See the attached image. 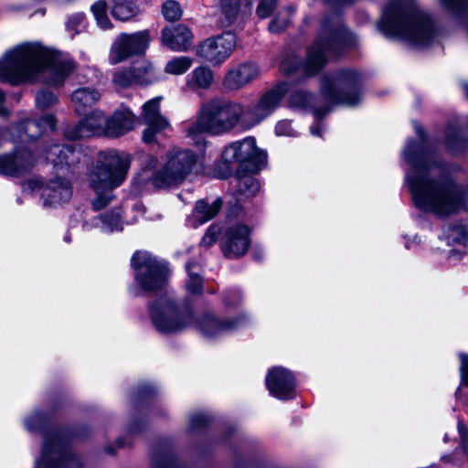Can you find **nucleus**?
<instances>
[{"mask_svg":"<svg viewBox=\"0 0 468 468\" xmlns=\"http://www.w3.org/2000/svg\"><path fill=\"white\" fill-rule=\"evenodd\" d=\"M123 225L124 222L121 217V210L117 208L110 213L100 215L94 218L91 221L85 222L83 228L85 229L98 228L102 232L111 233L122 230L123 229Z\"/></svg>","mask_w":468,"mask_h":468,"instance_id":"c85d7f7f","label":"nucleus"},{"mask_svg":"<svg viewBox=\"0 0 468 468\" xmlns=\"http://www.w3.org/2000/svg\"><path fill=\"white\" fill-rule=\"evenodd\" d=\"M188 273V280L186 283V291L189 294L198 295L203 292V279L199 274V267L194 263L186 265Z\"/></svg>","mask_w":468,"mask_h":468,"instance_id":"f704fd0d","label":"nucleus"},{"mask_svg":"<svg viewBox=\"0 0 468 468\" xmlns=\"http://www.w3.org/2000/svg\"><path fill=\"white\" fill-rule=\"evenodd\" d=\"M132 266L134 270L136 284L144 292H154L163 288L167 281L166 262L158 260L148 251L133 254Z\"/></svg>","mask_w":468,"mask_h":468,"instance_id":"f8f14e48","label":"nucleus"},{"mask_svg":"<svg viewBox=\"0 0 468 468\" xmlns=\"http://www.w3.org/2000/svg\"><path fill=\"white\" fill-rule=\"evenodd\" d=\"M55 118L51 114L41 117L38 121H27L16 128L17 139L27 142L37 138L41 133L54 130Z\"/></svg>","mask_w":468,"mask_h":468,"instance_id":"a878e982","label":"nucleus"},{"mask_svg":"<svg viewBox=\"0 0 468 468\" xmlns=\"http://www.w3.org/2000/svg\"><path fill=\"white\" fill-rule=\"evenodd\" d=\"M64 239L66 242H69L71 240L70 237L68 234L65 235Z\"/></svg>","mask_w":468,"mask_h":468,"instance_id":"13d9d810","label":"nucleus"},{"mask_svg":"<svg viewBox=\"0 0 468 468\" xmlns=\"http://www.w3.org/2000/svg\"><path fill=\"white\" fill-rule=\"evenodd\" d=\"M108 118L101 111L96 110L86 115L72 130L66 132V136L75 140L103 133L106 134Z\"/></svg>","mask_w":468,"mask_h":468,"instance_id":"5701e85b","label":"nucleus"},{"mask_svg":"<svg viewBox=\"0 0 468 468\" xmlns=\"http://www.w3.org/2000/svg\"><path fill=\"white\" fill-rule=\"evenodd\" d=\"M131 156L115 150L101 152L87 178L96 193L91 205L95 210L105 207L114 198L113 189L120 186L127 176Z\"/></svg>","mask_w":468,"mask_h":468,"instance_id":"6e6552de","label":"nucleus"},{"mask_svg":"<svg viewBox=\"0 0 468 468\" xmlns=\"http://www.w3.org/2000/svg\"><path fill=\"white\" fill-rule=\"evenodd\" d=\"M455 395H456V398L459 399V397H460V388L457 389Z\"/></svg>","mask_w":468,"mask_h":468,"instance_id":"052dcab7","label":"nucleus"},{"mask_svg":"<svg viewBox=\"0 0 468 468\" xmlns=\"http://www.w3.org/2000/svg\"><path fill=\"white\" fill-rule=\"evenodd\" d=\"M378 27L387 37L418 48L431 45L440 36L431 16L421 11L415 0H389Z\"/></svg>","mask_w":468,"mask_h":468,"instance_id":"20e7f679","label":"nucleus"},{"mask_svg":"<svg viewBox=\"0 0 468 468\" xmlns=\"http://www.w3.org/2000/svg\"><path fill=\"white\" fill-rule=\"evenodd\" d=\"M192 38L191 31L183 25L165 27L162 31L163 44L174 51L186 50L192 44Z\"/></svg>","mask_w":468,"mask_h":468,"instance_id":"bb28decb","label":"nucleus"},{"mask_svg":"<svg viewBox=\"0 0 468 468\" xmlns=\"http://www.w3.org/2000/svg\"><path fill=\"white\" fill-rule=\"evenodd\" d=\"M458 431L461 438V448L463 452H465L468 446V437L465 426L462 421L458 422Z\"/></svg>","mask_w":468,"mask_h":468,"instance_id":"603ef678","label":"nucleus"},{"mask_svg":"<svg viewBox=\"0 0 468 468\" xmlns=\"http://www.w3.org/2000/svg\"><path fill=\"white\" fill-rule=\"evenodd\" d=\"M459 356L461 360V385L468 387V356L461 353Z\"/></svg>","mask_w":468,"mask_h":468,"instance_id":"09e8293b","label":"nucleus"},{"mask_svg":"<svg viewBox=\"0 0 468 468\" xmlns=\"http://www.w3.org/2000/svg\"><path fill=\"white\" fill-rule=\"evenodd\" d=\"M464 90H465L466 95L468 97V84L464 85Z\"/></svg>","mask_w":468,"mask_h":468,"instance_id":"bf43d9fd","label":"nucleus"},{"mask_svg":"<svg viewBox=\"0 0 468 468\" xmlns=\"http://www.w3.org/2000/svg\"><path fill=\"white\" fill-rule=\"evenodd\" d=\"M288 91L289 84L285 81L280 82L265 91L247 111L244 110L245 121L250 126L261 123L278 109Z\"/></svg>","mask_w":468,"mask_h":468,"instance_id":"ddd939ff","label":"nucleus"},{"mask_svg":"<svg viewBox=\"0 0 468 468\" xmlns=\"http://www.w3.org/2000/svg\"><path fill=\"white\" fill-rule=\"evenodd\" d=\"M414 130L418 139L407 143L402 155L410 166L406 182L415 206L440 217L456 213L463 204V191L433 161V152L421 126L414 122Z\"/></svg>","mask_w":468,"mask_h":468,"instance_id":"f257e3e1","label":"nucleus"},{"mask_svg":"<svg viewBox=\"0 0 468 468\" xmlns=\"http://www.w3.org/2000/svg\"><path fill=\"white\" fill-rule=\"evenodd\" d=\"M137 123V117L125 106L119 107L111 118H108L106 135L119 137L133 130Z\"/></svg>","mask_w":468,"mask_h":468,"instance_id":"393cba45","label":"nucleus"},{"mask_svg":"<svg viewBox=\"0 0 468 468\" xmlns=\"http://www.w3.org/2000/svg\"><path fill=\"white\" fill-rule=\"evenodd\" d=\"M294 13V9L290 7L281 12L269 25V30L271 33H280L282 30L286 28L290 24V18Z\"/></svg>","mask_w":468,"mask_h":468,"instance_id":"ea45409f","label":"nucleus"},{"mask_svg":"<svg viewBox=\"0 0 468 468\" xmlns=\"http://www.w3.org/2000/svg\"><path fill=\"white\" fill-rule=\"evenodd\" d=\"M260 75V67L255 62L239 63L226 72L222 86L228 91L239 90L256 80Z\"/></svg>","mask_w":468,"mask_h":468,"instance_id":"aec40b11","label":"nucleus"},{"mask_svg":"<svg viewBox=\"0 0 468 468\" xmlns=\"http://www.w3.org/2000/svg\"><path fill=\"white\" fill-rule=\"evenodd\" d=\"M91 12L97 25L103 30L112 28V25L107 15V4L104 0H98L91 7Z\"/></svg>","mask_w":468,"mask_h":468,"instance_id":"4c0bfd02","label":"nucleus"},{"mask_svg":"<svg viewBox=\"0 0 468 468\" xmlns=\"http://www.w3.org/2000/svg\"><path fill=\"white\" fill-rule=\"evenodd\" d=\"M314 123L310 127V132L314 136H322L323 131H324V125L319 121L320 118L315 117Z\"/></svg>","mask_w":468,"mask_h":468,"instance_id":"864d4df0","label":"nucleus"},{"mask_svg":"<svg viewBox=\"0 0 468 468\" xmlns=\"http://www.w3.org/2000/svg\"><path fill=\"white\" fill-rule=\"evenodd\" d=\"M356 37L346 28L338 19H324L317 39L309 48L305 61L292 55L284 58L280 65V70L285 75L301 71L310 77L320 71L329 57L335 56L348 47L356 46Z\"/></svg>","mask_w":468,"mask_h":468,"instance_id":"39448f33","label":"nucleus"},{"mask_svg":"<svg viewBox=\"0 0 468 468\" xmlns=\"http://www.w3.org/2000/svg\"><path fill=\"white\" fill-rule=\"evenodd\" d=\"M74 69L75 62L69 56L40 42H24L7 50L0 59V81L16 85L43 80L58 86Z\"/></svg>","mask_w":468,"mask_h":468,"instance_id":"f03ea898","label":"nucleus"},{"mask_svg":"<svg viewBox=\"0 0 468 468\" xmlns=\"http://www.w3.org/2000/svg\"><path fill=\"white\" fill-rule=\"evenodd\" d=\"M58 101L56 95L50 91L43 90L37 93L36 103L39 109L48 108Z\"/></svg>","mask_w":468,"mask_h":468,"instance_id":"37998d69","label":"nucleus"},{"mask_svg":"<svg viewBox=\"0 0 468 468\" xmlns=\"http://www.w3.org/2000/svg\"><path fill=\"white\" fill-rule=\"evenodd\" d=\"M139 160L142 171L136 180L142 185L151 183L155 187H165L182 182L191 173L197 154L175 147L166 154L160 168L156 158L150 154H141Z\"/></svg>","mask_w":468,"mask_h":468,"instance_id":"1a4fd4ad","label":"nucleus"},{"mask_svg":"<svg viewBox=\"0 0 468 468\" xmlns=\"http://www.w3.org/2000/svg\"><path fill=\"white\" fill-rule=\"evenodd\" d=\"M112 15L115 19L127 21L138 13V7L133 0H112Z\"/></svg>","mask_w":468,"mask_h":468,"instance_id":"72a5a7b5","label":"nucleus"},{"mask_svg":"<svg viewBox=\"0 0 468 468\" xmlns=\"http://www.w3.org/2000/svg\"><path fill=\"white\" fill-rule=\"evenodd\" d=\"M361 77L351 69H344L333 75L324 76L321 92L326 102L333 105L353 107L361 101Z\"/></svg>","mask_w":468,"mask_h":468,"instance_id":"9d476101","label":"nucleus"},{"mask_svg":"<svg viewBox=\"0 0 468 468\" xmlns=\"http://www.w3.org/2000/svg\"><path fill=\"white\" fill-rule=\"evenodd\" d=\"M134 208H135V209H136V210H137L141 215H144V212H145V208H144V205H143V204H140V203L136 204V205L134 206Z\"/></svg>","mask_w":468,"mask_h":468,"instance_id":"6e6d98bb","label":"nucleus"},{"mask_svg":"<svg viewBox=\"0 0 468 468\" xmlns=\"http://www.w3.org/2000/svg\"><path fill=\"white\" fill-rule=\"evenodd\" d=\"M275 134L277 136H297V132L292 128L288 120H282L275 125Z\"/></svg>","mask_w":468,"mask_h":468,"instance_id":"c03bdc74","label":"nucleus"},{"mask_svg":"<svg viewBox=\"0 0 468 468\" xmlns=\"http://www.w3.org/2000/svg\"><path fill=\"white\" fill-rule=\"evenodd\" d=\"M465 245L466 246L468 245V239L465 240Z\"/></svg>","mask_w":468,"mask_h":468,"instance_id":"680f3d73","label":"nucleus"},{"mask_svg":"<svg viewBox=\"0 0 468 468\" xmlns=\"http://www.w3.org/2000/svg\"><path fill=\"white\" fill-rule=\"evenodd\" d=\"M149 317L159 333L177 334L195 323L203 336L209 339L223 336L242 328L249 323V317L245 314H239L232 319H221L212 313L204 314L195 322L190 309L180 306L167 295L159 297L150 304Z\"/></svg>","mask_w":468,"mask_h":468,"instance_id":"7ed1b4c3","label":"nucleus"},{"mask_svg":"<svg viewBox=\"0 0 468 468\" xmlns=\"http://www.w3.org/2000/svg\"><path fill=\"white\" fill-rule=\"evenodd\" d=\"M214 82V73L207 66L195 68L186 78V87L192 91L208 90Z\"/></svg>","mask_w":468,"mask_h":468,"instance_id":"7c9ffc66","label":"nucleus"},{"mask_svg":"<svg viewBox=\"0 0 468 468\" xmlns=\"http://www.w3.org/2000/svg\"><path fill=\"white\" fill-rule=\"evenodd\" d=\"M222 201L220 198H216L211 203L207 200L200 199L196 203L189 223L197 228L201 224L212 219L220 210Z\"/></svg>","mask_w":468,"mask_h":468,"instance_id":"cd10ccee","label":"nucleus"},{"mask_svg":"<svg viewBox=\"0 0 468 468\" xmlns=\"http://www.w3.org/2000/svg\"><path fill=\"white\" fill-rule=\"evenodd\" d=\"M236 44V35L228 31L204 40L197 47L196 54L203 61L218 66L231 55Z\"/></svg>","mask_w":468,"mask_h":468,"instance_id":"2eb2a0df","label":"nucleus"},{"mask_svg":"<svg viewBox=\"0 0 468 468\" xmlns=\"http://www.w3.org/2000/svg\"><path fill=\"white\" fill-rule=\"evenodd\" d=\"M153 466L154 468H176L172 459L167 455H156L153 458Z\"/></svg>","mask_w":468,"mask_h":468,"instance_id":"3c124183","label":"nucleus"},{"mask_svg":"<svg viewBox=\"0 0 468 468\" xmlns=\"http://www.w3.org/2000/svg\"><path fill=\"white\" fill-rule=\"evenodd\" d=\"M207 417L203 413H197L190 417L189 429L196 431L207 423Z\"/></svg>","mask_w":468,"mask_h":468,"instance_id":"8fccbe9b","label":"nucleus"},{"mask_svg":"<svg viewBox=\"0 0 468 468\" xmlns=\"http://www.w3.org/2000/svg\"><path fill=\"white\" fill-rule=\"evenodd\" d=\"M223 19L222 27H229L237 18L240 9V0H219Z\"/></svg>","mask_w":468,"mask_h":468,"instance_id":"c9c22d12","label":"nucleus"},{"mask_svg":"<svg viewBox=\"0 0 468 468\" xmlns=\"http://www.w3.org/2000/svg\"><path fill=\"white\" fill-rule=\"evenodd\" d=\"M67 29L72 35H76L83 31L86 27V19L83 14L78 13L69 16L66 23Z\"/></svg>","mask_w":468,"mask_h":468,"instance_id":"a19ab883","label":"nucleus"},{"mask_svg":"<svg viewBox=\"0 0 468 468\" xmlns=\"http://www.w3.org/2000/svg\"><path fill=\"white\" fill-rule=\"evenodd\" d=\"M34 164V156L26 149L10 154L0 155V174L16 176L29 171Z\"/></svg>","mask_w":468,"mask_h":468,"instance_id":"b1692460","label":"nucleus"},{"mask_svg":"<svg viewBox=\"0 0 468 468\" xmlns=\"http://www.w3.org/2000/svg\"><path fill=\"white\" fill-rule=\"evenodd\" d=\"M244 116L240 102L222 97H214L203 102L197 112V118L186 130V136L203 150L206 141L204 133L221 135L236 128Z\"/></svg>","mask_w":468,"mask_h":468,"instance_id":"423d86ee","label":"nucleus"},{"mask_svg":"<svg viewBox=\"0 0 468 468\" xmlns=\"http://www.w3.org/2000/svg\"><path fill=\"white\" fill-rule=\"evenodd\" d=\"M277 0H261L256 13L261 18L268 17L276 7Z\"/></svg>","mask_w":468,"mask_h":468,"instance_id":"a18cd8bd","label":"nucleus"},{"mask_svg":"<svg viewBox=\"0 0 468 468\" xmlns=\"http://www.w3.org/2000/svg\"><path fill=\"white\" fill-rule=\"evenodd\" d=\"M193 58L186 56L174 57L165 66V72L170 75H183L192 66Z\"/></svg>","mask_w":468,"mask_h":468,"instance_id":"e433bc0d","label":"nucleus"},{"mask_svg":"<svg viewBox=\"0 0 468 468\" xmlns=\"http://www.w3.org/2000/svg\"><path fill=\"white\" fill-rule=\"evenodd\" d=\"M163 15L170 21L177 20L182 16V9L179 4L174 0H167L163 5Z\"/></svg>","mask_w":468,"mask_h":468,"instance_id":"79ce46f5","label":"nucleus"},{"mask_svg":"<svg viewBox=\"0 0 468 468\" xmlns=\"http://www.w3.org/2000/svg\"><path fill=\"white\" fill-rule=\"evenodd\" d=\"M443 8L456 17L468 13V0H439Z\"/></svg>","mask_w":468,"mask_h":468,"instance_id":"58836bf2","label":"nucleus"},{"mask_svg":"<svg viewBox=\"0 0 468 468\" xmlns=\"http://www.w3.org/2000/svg\"><path fill=\"white\" fill-rule=\"evenodd\" d=\"M149 42V33L146 30L133 34H121L112 46L111 63L117 64L132 56L144 53Z\"/></svg>","mask_w":468,"mask_h":468,"instance_id":"dca6fc26","label":"nucleus"},{"mask_svg":"<svg viewBox=\"0 0 468 468\" xmlns=\"http://www.w3.org/2000/svg\"><path fill=\"white\" fill-rule=\"evenodd\" d=\"M237 174L236 187L239 194V198H250L255 197L260 191L259 182L251 176H242Z\"/></svg>","mask_w":468,"mask_h":468,"instance_id":"473e14b6","label":"nucleus"},{"mask_svg":"<svg viewBox=\"0 0 468 468\" xmlns=\"http://www.w3.org/2000/svg\"><path fill=\"white\" fill-rule=\"evenodd\" d=\"M5 101V95L0 90V117H7L9 114V111L3 105Z\"/></svg>","mask_w":468,"mask_h":468,"instance_id":"5fc2aeb1","label":"nucleus"},{"mask_svg":"<svg viewBox=\"0 0 468 468\" xmlns=\"http://www.w3.org/2000/svg\"><path fill=\"white\" fill-rule=\"evenodd\" d=\"M138 69V66L137 67H133V72L135 74H141L142 76H145V72L144 70H141V71H137L136 69Z\"/></svg>","mask_w":468,"mask_h":468,"instance_id":"4d7b16f0","label":"nucleus"},{"mask_svg":"<svg viewBox=\"0 0 468 468\" xmlns=\"http://www.w3.org/2000/svg\"><path fill=\"white\" fill-rule=\"evenodd\" d=\"M136 70H144L145 72V76L135 74L133 68L128 69H119L113 74V84L118 88H127L133 84L148 85L159 80L154 68L147 61H144L138 65V69Z\"/></svg>","mask_w":468,"mask_h":468,"instance_id":"4be33fe9","label":"nucleus"},{"mask_svg":"<svg viewBox=\"0 0 468 468\" xmlns=\"http://www.w3.org/2000/svg\"><path fill=\"white\" fill-rule=\"evenodd\" d=\"M314 98L311 93L305 92L303 90H297L291 94L289 101L291 107L298 108V109H312L314 112V115L316 118H323L329 112L330 108H318L314 105Z\"/></svg>","mask_w":468,"mask_h":468,"instance_id":"2f4dec72","label":"nucleus"},{"mask_svg":"<svg viewBox=\"0 0 468 468\" xmlns=\"http://www.w3.org/2000/svg\"><path fill=\"white\" fill-rule=\"evenodd\" d=\"M223 161L229 165H237V174H254L266 164L267 154L259 149L253 137L233 142L222 152Z\"/></svg>","mask_w":468,"mask_h":468,"instance_id":"9b49d317","label":"nucleus"},{"mask_svg":"<svg viewBox=\"0 0 468 468\" xmlns=\"http://www.w3.org/2000/svg\"><path fill=\"white\" fill-rule=\"evenodd\" d=\"M250 229L245 225L229 227L222 239V250L229 258L244 255L250 245Z\"/></svg>","mask_w":468,"mask_h":468,"instance_id":"412c9836","label":"nucleus"},{"mask_svg":"<svg viewBox=\"0 0 468 468\" xmlns=\"http://www.w3.org/2000/svg\"><path fill=\"white\" fill-rule=\"evenodd\" d=\"M101 99V93L93 87H80L71 94V101L75 112L83 114Z\"/></svg>","mask_w":468,"mask_h":468,"instance_id":"c756f323","label":"nucleus"},{"mask_svg":"<svg viewBox=\"0 0 468 468\" xmlns=\"http://www.w3.org/2000/svg\"><path fill=\"white\" fill-rule=\"evenodd\" d=\"M220 233V228L218 226H210L201 239L200 244L204 247H210L213 245Z\"/></svg>","mask_w":468,"mask_h":468,"instance_id":"49530a36","label":"nucleus"},{"mask_svg":"<svg viewBox=\"0 0 468 468\" xmlns=\"http://www.w3.org/2000/svg\"><path fill=\"white\" fill-rule=\"evenodd\" d=\"M242 302V295L239 290L229 291L224 297V304L228 307H237Z\"/></svg>","mask_w":468,"mask_h":468,"instance_id":"de8ad7c7","label":"nucleus"},{"mask_svg":"<svg viewBox=\"0 0 468 468\" xmlns=\"http://www.w3.org/2000/svg\"><path fill=\"white\" fill-rule=\"evenodd\" d=\"M46 158L55 167H65L72 174L79 172V165L85 164L89 156L79 146L53 144L46 154Z\"/></svg>","mask_w":468,"mask_h":468,"instance_id":"a211bd4d","label":"nucleus"},{"mask_svg":"<svg viewBox=\"0 0 468 468\" xmlns=\"http://www.w3.org/2000/svg\"><path fill=\"white\" fill-rule=\"evenodd\" d=\"M26 430L39 433L43 437L40 457L35 468H81L80 457L69 447L64 432L49 426L47 416L40 411H32L24 419Z\"/></svg>","mask_w":468,"mask_h":468,"instance_id":"0eeeda50","label":"nucleus"},{"mask_svg":"<svg viewBox=\"0 0 468 468\" xmlns=\"http://www.w3.org/2000/svg\"><path fill=\"white\" fill-rule=\"evenodd\" d=\"M265 381L270 394L274 398L288 400L295 397L296 379L287 368L274 367L269 369Z\"/></svg>","mask_w":468,"mask_h":468,"instance_id":"6ab92c4d","label":"nucleus"},{"mask_svg":"<svg viewBox=\"0 0 468 468\" xmlns=\"http://www.w3.org/2000/svg\"><path fill=\"white\" fill-rule=\"evenodd\" d=\"M24 191L41 189V198L45 207H58L70 200L73 193L71 182L63 177H55L45 186L37 179H29L23 185Z\"/></svg>","mask_w":468,"mask_h":468,"instance_id":"4468645a","label":"nucleus"},{"mask_svg":"<svg viewBox=\"0 0 468 468\" xmlns=\"http://www.w3.org/2000/svg\"><path fill=\"white\" fill-rule=\"evenodd\" d=\"M161 100L162 97H155L143 105L141 117L146 128L142 138L145 144L154 143L156 136L170 127L169 121L160 112Z\"/></svg>","mask_w":468,"mask_h":468,"instance_id":"f3484780","label":"nucleus"}]
</instances>
